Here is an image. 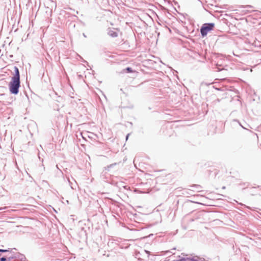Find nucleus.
<instances>
[{
  "label": "nucleus",
  "instance_id": "1",
  "mask_svg": "<svg viewBox=\"0 0 261 261\" xmlns=\"http://www.w3.org/2000/svg\"><path fill=\"white\" fill-rule=\"evenodd\" d=\"M15 74L12 77L11 82L9 83V90L11 93L17 94L19 92L20 87V74L18 68L17 67H14Z\"/></svg>",
  "mask_w": 261,
  "mask_h": 261
},
{
  "label": "nucleus",
  "instance_id": "2",
  "mask_svg": "<svg viewBox=\"0 0 261 261\" xmlns=\"http://www.w3.org/2000/svg\"><path fill=\"white\" fill-rule=\"evenodd\" d=\"M214 26L215 24L213 23H204L200 29L201 35L203 37L205 36L208 32L213 30Z\"/></svg>",
  "mask_w": 261,
  "mask_h": 261
},
{
  "label": "nucleus",
  "instance_id": "3",
  "mask_svg": "<svg viewBox=\"0 0 261 261\" xmlns=\"http://www.w3.org/2000/svg\"><path fill=\"white\" fill-rule=\"evenodd\" d=\"M109 35L112 37L117 38L115 40V43L117 44H120L122 43L123 39L122 38V35L121 33H119L114 30H110L108 33Z\"/></svg>",
  "mask_w": 261,
  "mask_h": 261
},
{
  "label": "nucleus",
  "instance_id": "4",
  "mask_svg": "<svg viewBox=\"0 0 261 261\" xmlns=\"http://www.w3.org/2000/svg\"><path fill=\"white\" fill-rule=\"evenodd\" d=\"M189 191H192L194 192H201L203 191V188L201 186L199 185H192L190 186V188L188 189Z\"/></svg>",
  "mask_w": 261,
  "mask_h": 261
},
{
  "label": "nucleus",
  "instance_id": "5",
  "mask_svg": "<svg viewBox=\"0 0 261 261\" xmlns=\"http://www.w3.org/2000/svg\"><path fill=\"white\" fill-rule=\"evenodd\" d=\"M125 70L126 71V72L127 73H131L133 72L134 71L132 70V69L130 67H127L125 69Z\"/></svg>",
  "mask_w": 261,
  "mask_h": 261
},
{
  "label": "nucleus",
  "instance_id": "6",
  "mask_svg": "<svg viewBox=\"0 0 261 261\" xmlns=\"http://www.w3.org/2000/svg\"><path fill=\"white\" fill-rule=\"evenodd\" d=\"M1 261H6V258H5V257H2V258H1Z\"/></svg>",
  "mask_w": 261,
  "mask_h": 261
},
{
  "label": "nucleus",
  "instance_id": "7",
  "mask_svg": "<svg viewBox=\"0 0 261 261\" xmlns=\"http://www.w3.org/2000/svg\"><path fill=\"white\" fill-rule=\"evenodd\" d=\"M196 203H199V204H203L202 201H196Z\"/></svg>",
  "mask_w": 261,
  "mask_h": 261
},
{
  "label": "nucleus",
  "instance_id": "8",
  "mask_svg": "<svg viewBox=\"0 0 261 261\" xmlns=\"http://www.w3.org/2000/svg\"><path fill=\"white\" fill-rule=\"evenodd\" d=\"M6 250L0 249V252H6Z\"/></svg>",
  "mask_w": 261,
  "mask_h": 261
},
{
  "label": "nucleus",
  "instance_id": "9",
  "mask_svg": "<svg viewBox=\"0 0 261 261\" xmlns=\"http://www.w3.org/2000/svg\"><path fill=\"white\" fill-rule=\"evenodd\" d=\"M193 196H196V194H193Z\"/></svg>",
  "mask_w": 261,
  "mask_h": 261
}]
</instances>
